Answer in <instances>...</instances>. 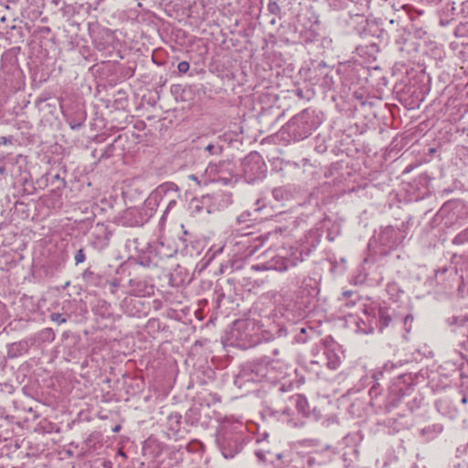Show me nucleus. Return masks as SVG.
Masks as SVG:
<instances>
[{"instance_id": "obj_1", "label": "nucleus", "mask_w": 468, "mask_h": 468, "mask_svg": "<svg viewBox=\"0 0 468 468\" xmlns=\"http://www.w3.org/2000/svg\"><path fill=\"white\" fill-rule=\"evenodd\" d=\"M286 371L287 365L283 361L262 356L243 364L235 383L239 386L249 382L275 383L286 376Z\"/></svg>"}, {"instance_id": "obj_2", "label": "nucleus", "mask_w": 468, "mask_h": 468, "mask_svg": "<svg viewBox=\"0 0 468 468\" xmlns=\"http://www.w3.org/2000/svg\"><path fill=\"white\" fill-rule=\"evenodd\" d=\"M290 406H295L297 411L303 416H308L310 413L309 403L307 399L301 394L286 397L280 395L276 402L265 409L266 414L277 418L279 420L292 424L296 427L297 423L293 421L292 410Z\"/></svg>"}, {"instance_id": "obj_3", "label": "nucleus", "mask_w": 468, "mask_h": 468, "mask_svg": "<svg viewBox=\"0 0 468 468\" xmlns=\"http://www.w3.org/2000/svg\"><path fill=\"white\" fill-rule=\"evenodd\" d=\"M322 122L319 112L308 108L293 116L286 124L285 129L294 141H302L309 137Z\"/></svg>"}, {"instance_id": "obj_4", "label": "nucleus", "mask_w": 468, "mask_h": 468, "mask_svg": "<svg viewBox=\"0 0 468 468\" xmlns=\"http://www.w3.org/2000/svg\"><path fill=\"white\" fill-rule=\"evenodd\" d=\"M216 442L224 458H233L243 448L244 433L234 427L222 426L216 434Z\"/></svg>"}, {"instance_id": "obj_5", "label": "nucleus", "mask_w": 468, "mask_h": 468, "mask_svg": "<svg viewBox=\"0 0 468 468\" xmlns=\"http://www.w3.org/2000/svg\"><path fill=\"white\" fill-rule=\"evenodd\" d=\"M242 174L248 183H254L265 177L266 165L258 153L253 152L247 155L241 164Z\"/></svg>"}, {"instance_id": "obj_6", "label": "nucleus", "mask_w": 468, "mask_h": 468, "mask_svg": "<svg viewBox=\"0 0 468 468\" xmlns=\"http://www.w3.org/2000/svg\"><path fill=\"white\" fill-rule=\"evenodd\" d=\"M411 374L400 373L394 379L392 385L388 388V394L385 402V409L389 411L397 407L402 397L405 395V388L412 384Z\"/></svg>"}, {"instance_id": "obj_7", "label": "nucleus", "mask_w": 468, "mask_h": 468, "mask_svg": "<svg viewBox=\"0 0 468 468\" xmlns=\"http://www.w3.org/2000/svg\"><path fill=\"white\" fill-rule=\"evenodd\" d=\"M303 261V251L292 252L290 257L275 256L269 261L271 270L277 271H286L292 267H295Z\"/></svg>"}, {"instance_id": "obj_8", "label": "nucleus", "mask_w": 468, "mask_h": 468, "mask_svg": "<svg viewBox=\"0 0 468 468\" xmlns=\"http://www.w3.org/2000/svg\"><path fill=\"white\" fill-rule=\"evenodd\" d=\"M404 236L399 229L387 227L380 234L381 242L388 247H396L402 242Z\"/></svg>"}, {"instance_id": "obj_9", "label": "nucleus", "mask_w": 468, "mask_h": 468, "mask_svg": "<svg viewBox=\"0 0 468 468\" xmlns=\"http://www.w3.org/2000/svg\"><path fill=\"white\" fill-rule=\"evenodd\" d=\"M62 113L66 118V122H68L71 130L80 129L84 125V122L87 118L86 112L80 108H77L71 112H67L64 110H62Z\"/></svg>"}, {"instance_id": "obj_10", "label": "nucleus", "mask_w": 468, "mask_h": 468, "mask_svg": "<svg viewBox=\"0 0 468 468\" xmlns=\"http://www.w3.org/2000/svg\"><path fill=\"white\" fill-rule=\"evenodd\" d=\"M155 198H160V201L167 199L169 197H180L179 188L173 182H165L158 186L153 193Z\"/></svg>"}, {"instance_id": "obj_11", "label": "nucleus", "mask_w": 468, "mask_h": 468, "mask_svg": "<svg viewBox=\"0 0 468 468\" xmlns=\"http://www.w3.org/2000/svg\"><path fill=\"white\" fill-rule=\"evenodd\" d=\"M298 287V292L304 295H313L316 292V281L310 276H297L292 282Z\"/></svg>"}, {"instance_id": "obj_12", "label": "nucleus", "mask_w": 468, "mask_h": 468, "mask_svg": "<svg viewBox=\"0 0 468 468\" xmlns=\"http://www.w3.org/2000/svg\"><path fill=\"white\" fill-rule=\"evenodd\" d=\"M257 455H258L259 459L263 462L273 463L274 468H285L286 466H288V464L291 462L290 454L284 453V452L276 453L274 455V459L272 458V456L270 453H269V455H270L269 457L264 455L261 452H258Z\"/></svg>"}, {"instance_id": "obj_13", "label": "nucleus", "mask_w": 468, "mask_h": 468, "mask_svg": "<svg viewBox=\"0 0 468 468\" xmlns=\"http://www.w3.org/2000/svg\"><path fill=\"white\" fill-rule=\"evenodd\" d=\"M451 325H456L454 331L468 338V314L463 316H452L449 318Z\"/></svg>"}, {"instance_id": "obj_14", "label": "nucleus", "mask_w": 468, "mask_h": 468, "mask_svg": "<svg viewBox=\"0 0 468 468\" xmlns=\"http://www.w3.org/2000/svg\"><path fill=\"white\" fill-rule=\"evenodd\" d=\"M41 183L47 186L48 184L54 186L53 191H60L66 186V181L64 178L60 177L59 174H56L51 176L49 173L43 176L40 180Z\"/></svg>"}, {"instance_id": "obj_15", "label": "nucleus", "mask_w": 468, "mask_h": 468, "mask_svg": "<svg viewBox=\"0 0 468 468\" xmlns=\"http://www.w3.org/2000/svg\"><path fill=\"white\" fill-rule=\"evenodd\" d=\"M321 362H324L328 368L336 369L340 365V359L337 355L332 351H326L323 354L322 357L319 360H312L311 363L320 364Z\"/></svg>"}, {"instance_id": "obj_16", "label": "nucleus", "mask_w": 468, "mask_h": 468, "mask_svg": "<svg viewBox=\"0 0 468 468\" xmlns=\"http://www.w3.org/2000/svg\"><path fill=\"white\" fill-rule=\"evenodd\" d=\"M368 394L370 396V399H371L370 404L372 406H377L378 408H382V407L385 408V402H386L387 399L384 400L383 403L380 401L379 397L381 395V388H380V385L378 383L374 384L370 388Z\"/></svg>"}, {"instance_id": "obj_17", "label": "nucleus", "mask_w": 468, "mask_h": 468, "mask_svg": "<svg viewBox=\"0 0 468 468\" xmlns=\"http://www.w3.org/2000/svg\"><path fill=\"white\" fill-rule=\"evenodd\" d=\"M379 329L383 330L388 327L393 320L392 315L389 314L388 308L380 307L378 312Z\"/></svg>"}, {"instance_id": "obj_18", "label": "nucleus", "mask_w": 468, "mask_h": 468, "mask_svg": "<svg viewBox=\"0 0 468 468\" xmlns=\"http://www.w3.org/2000/svg\"><path fill=\"white\" fill-rule=\"evenodd\" d=\"M138 304H143L142 300L136 298H125L122 302V307L126 308L125 313L130 316L137 315V310L134 311Z\"/></svg>"}, {"instance_id": "obj_19", "label": "nucleus", "mask_w": 468, "mask_h": 468, "mask_svg": "<svg viewBox=\"0 0 468 468\" xmlns=\"http://www.w3.org/2000/svg\"><path fill=\"white\" fill-rule=\"evenodd\" d=\"M27 344L26 342L13 343L8 347L7 355L9 357H16L27 351Z\"/></svg>"}, {"instance_id": "obj_20", "label": "nucleus", "mask_w": 468, "mask_h": 468, "mask_svg": "<svg viewBox=\"0 0 468 468\" xmlns=\"http://www.w3.org/2000/svg\"><path fill=\"white\" fill-rule=\"evenodd\" d=\"M272 196L275 200L283 201L288 200L292 197V194L286 187L278 186L272 190Z\"/></svg>"}, {"instance_id": "obj_21", "label": "nucleus", "mask_w": 468, "mask_h": 468, "mask_svg": "<svg viewBox=\"0 0 468 468\" xmlns=\"http://www.w3.org/2000/svg\"><path fill=\"white\" fill-rule=\"evenodd\" d=\"M321 463L315 456L308 455L305 457L302 468H319Z\"/></svg>"}, {"instance_id": "obj_22", "label": "nucleus", "mask_w": 468, "mask_h": 468, "mask_svg": "<svg viewBox=\"0 0 468 468\" xmlns=\"http://www.w3.org/2000/svg\"><path fill=\"white\" fill-rule=\"evenodd\" d=\"M468 242V228L458 233L452 239L454 245H463Z\"/></svg>"}, {"instance_id": "obj_23", "label": "nucleus", "mask_w": 468, "mask_h": 468, "mask_svg": "<svg viewBox=\"0 0 468 468\" xmlns=\"http://www.w3.org/2000/svg\"><path fill=\"white\" fill-rule=\"evenodd\" d=\"M205 151L210 155H219L223 151V146L219 144H209L205 146Z\"/></svg>"}, {"instance_id": "obj_24", "label": "nucleus", "mask_w": 468, "mask_h": 468, "mask_svg": "<svg viewBox=\"0 0 468 468\" xmlns=\"http://www.w3.org/2000/svg\"><path fill=\"white\" fill-rule=\"evenodd\" d=\"M301 37L304 43H311L317 38L318 34L313 30H305L303 33H302Z\"/></svg>"}, {"instance_id": "obj_25", "label": "nucleus", "mask_w": 468, "mask_h": 468, "mask_svg": "<svg viewBox=\"0 0 468 468\" xmlns=\"http://www.w3.org/2000/svg\"><path fill=\"white\" fill-rule=\"evenodd\" d=\"M142 285L141 282L138 279H130L129 281V286H130V293L136 294L140 293L142 290L140 289V286Z\"/></svg>"}, {"instance_id": "obj_26", "label": "nucleus", "mask_w": 468, "mask_h": 468, "mask_svg": "<svg viewBox=\"0 0 468 468\" xmlns=\"http://www.w3.org/2000/svg\"><path fill=\"white\" fill-rule=\"evenodd\" d=\"M49 317L52 322L61 324L68 321L69 315H63L59 313H52Z\"/></svg>"}, {"instance_id": "obj_27", "label": "nucleus", "mask_w": 468, "mask_h": 468, "mask_svg": "<svg viewBox=\"0 0 468 468\" xmlns=\"http://www.w3.org/2000/svg\"><path fill=\"white\" fill-rule=\"evenodd\" d=\"M115 149V146L113 144H110L107 145V147L103 150V152L99 156V160L108 159L112 155V153Z\"/></svg>"}, {"instance_id": "obj_28", "label": "nucleus", "mask_w": 468, "mask_h": 468, "mask_svg": "<svg viewBox=\"0 0 468 468\" xmlns=\"http://www.w3.org/2000/svg\"><path fill=\"white\" fill-rule=\"evenodd\" d=\"M400 322L403 323L405 331L410 333L411 330V324L413 322V316L411 314H407L403 318H399Z\"/></svg>"}, {"instance_id": "obj_29", "label": "nucleus", "mask_w": 468, "mask_h": 468, "mask_svg": "<svg viewBox=\"0 0 468 468\" xmlns=\"http://www.w3.org/2000/svg\"><path fill=\"white\" fill-rule=\"evenodd\" d=\"M179 197H169L167 199H165L167 201V205H166V208L164 212V215H163V218H165V216L172 209L176 207V203H177V199Z\"/></svg>"}, {"instance_id": "obj_30", "label": "nucleus", "mask_w": 468, "mask_h": 468, "mask_svg": "<svg viewBox=\"0 0 468 468\" xmlns=\"http://www.w3.org/2000/svg\"><path fill=\"white\" fill-rule=\"evenodd\" d=\"M74 260H75V263L76 265L80 264V263H82L85 261L86 260V255H85V252H84V250L83 249H80L76 254H75V257H74Z\"/></svg>"}, {"instance_id": "obj_31", "label": "nucleus", "mask_w": 468, "mask_h": 468, "mask_svg": "<svg viewBox=\"0 0 468 468\" xmlns=\"http://www.w3.org/2000/svg\"><path fill=\"white\" fill-rule=\"evenodd\" d=\"M268 10L270 13H271L273 15H278L281 11V8L276 2L271 1L268 4Z\"/></svg>"}, {"instance_id": "obj_32", "label": "nucleus", "mask_w": 468, "mask_h": 468, "mask_svg": "<svg viewBox=\"0 0 468 468\" xmlns=\"http://www.w3.org/2000/svg\"><path fill=\"white\" fill-rule=\"evenodd\" d=\"M190 69V65L187 61H181L177 65V69L180 74H186Z\"/></svg>"}, {"instance_id": "obj_33", "label": "nucleus", "mask_w": 468, "mask_h": 468, "mask_svg": "<svg viewBox=\"0 0 468 468\" xmlns=\"http://www.w3.org/2000/svg\"><path fill=\"white\" fill-rule=\"evenodd\" d=\"M251 269L254 270V271H270L271 268H270V263L269 261L267 262H264V263H260V264H254L251 266Z\"/></svg>"}, {"instance_id": "obj_34", "label": "nucleus", "mask_w": 468, "mask_h": 468, "mask_svg": "<svg viewBox=\"0 0 468 468\" xmlns=\"http://www.w3.org/2000/svg\"><path fill=\"white\" fill-rule=\"evenodd\" d=\"M42 335L47 340L53 341L55 339V333L52 328H46L42 331Z\"/></svg>"}, {"instance_id": "obj_35", "label": "nucleus", "mask_w": 468, "mask_h": 468, "mask_svg": "<svg viewBox=\"0 0 468 468\" xmlns=\"http://www.w3.org/2000/svg\"><path fill=\"white\" fill-rule=\"evenodd\" d=\"M108 283L110 285V292L112 294H114L116 292L117 288L121 286L120 281L116 278L112 279V281H109Z\"/></svg>"}, {"instance_id": "obj_36", "label": "nucleus", "mask_w": 468, "mask_h": 468, "mask_svg": "<svg viewBox=\"0 0 468 468\" xmlns=\"http://www.w3.org/2000/svg\"><path fill=\"white\" fill-rule=\"evenodd\" d=\"M397 367V364L393 363V362H387L384 367H383V372L381 373V375L383 376L385 373H390L394 368Z\"/></svg>"}, {"instance_id": "obj_37", "label": "nucleus", "mask_w": 468, "mask_h": 468, "mask_svg": "<svg viewBox=\"0 0 468 468\" xmlns=\"http://www.w3.org/2000/svg\"><path fill=\"white\" fill-rule=\"evenodd\" d=\"M169 420L173 423L175 422L177 427H179L181 422V415L178 412L171 413L169 416Z\"/></svg>"}, {"instance_id": "obj_38", "label": "nucleus", "mask_w": 468, "mask_h": 468, "mask_svg": "<svg viewBox=\"0 0 468 468\" xmlns=\"http://www.w3.org/2000/svg\"><path fill=\"white\" fill-rule=\"evenodd\" d=\"M250 216V213H242L241 215H239L238 218H237V221L239 223H245L247 222L249 219L248 218Z\"/></svg>"}, {"instance_id": "obj_39", "label": "nucleus", "mask_w": 468, "mask_h": 468, "mask_svg": "<svg viewBox=\"0 0 468 468\" xmlns=\"http://www.w3.org/2000/svg\"><path fill=\"white\" fill-rule=\"evenodd\" d=\"M7 144H12V137L1 136L0 137V145H5Z\"/></svg>"}, {"instance_id": "obj_40", "label": "nucleus", "mask_w": 468, "mask_h": 468, "mask_svg": "<svg viewBox=\"0 0 468 468\" xmlns=\"http://www.w3.org/2000/svg\"><path fill=\"white\" fill-rule=\"evenodd\" d=\"M207 169H209L211 173H212V172H217V165H212V164H210V165H208Z\"/></svg>"}, {"instance_id": "obj_41", "label": "nucleus", "mask_w": 468, "mask_h": 468, "mask_svg": "<svg viewBox=\"0 0 468 468\" xmlns=\"http://www.w3.org/2000/svg\"><path fill=\"white\" fill-rule=\"evenodd\" d=\"M405 41H406V38H404L403 37H399V38H398V39L396 40V42H397L398 44H399V45L404 44V43H405Z\"/></svg>"}, {"instance_id": "obj_42", "label": "nucleus", "mask_w": 468, "mask_h": 468, "mask_svg": "<svg viewBox=\"0 0 468 468\" xmlns=\"http://www.w3.org/2000/svg\"><path fill=\"white\" fill-rule=\"evenodd\" d=\"M353 294V292L352 291H346L343 292V296L347 298L349 296H351Z\"/></svg>"}, {"instance_id": "obj_43", "label": "nucleus", "mask_w": 468, "mask_h": 468, "mask_svg": "<svg viewBox=\"0 0 468 468\" xmlns=\"http://www.w3.org/2000/svg\"><path fill=\"white\" fill-rule=\"evenodd\" d=\"M92 271H90V270H86L84 272H83V277L84 278H87L88 276L90 275H92Z\"/></svg>"}, {"instance_id": "obj_44", "label": "nucleus", "mask_w": 468, "mask_h": 468, "mask_svg": "<svg viewBox=\"0 0 468 468\" xmlns=\"http://www.w3.org/2000/svg\"><path fill=\"white\" fill-rule=\"evenodd\" d=\"M461 401H462V403H463V404H465V403L467 402V398H466V396H463V397L462 398V400H461Z\"/></svg>"}, {"instance_id": "obj_45", "label": "nucleus", "mask_w": 468, "mask_h": 468, "mask_svg": "<svg viewBox=\"0 0 468 468\" xmlns=\"http://www.w3.org/2000/svg\"><path fill=\"white\" fill-rule=\"evenodd\" d=\"M121 429V426L120 425H117L115 428H113V431H118L119 430Z\"/></svg>"}, {"instance_id": "obj_46", "label": "nucleus", "mask_w": 468, "mask_h": 468, "mask_svg": "<svg viewBox=\"0 0 468 468\" xmlns=\"http://www.w3.org/2000/svg\"><path fill=\"white\" fill-rule=\"evenodd\" d=\"M189 177H190L191 179H193V180H197V176H194V175H191Z\"/></svg>"}, {"instance_id": "obj_47", "label": "nucleus", "mask_w": 468, "mask_h": 468, "mask_svg": "<svg viewBox=\"0 0 468 468\" xmlns=\"http://www.w3.org/2000/svg\"><path fill=\"white\" fill-rule=\"evenodd\" d=\"M445 271H447V269H443V270H441V271H437V274H438L439 272L444 273Z\"/></svg>"}, {"instance_id": "obj_48", "label": "nucleus", "mask_w": 468, "mask_h": 468, "mask_svg": "<svg viewBox=\"0 0 468 468\" xmlns=\"http://www.w3.org/2000/svg\"><path fill=\"white\" fill-rule=\"evenodd\" d=\"M174 89H175V90H178V89H179V86H173V87H172V91H174Z\"/></svg>"}]
</instances>
